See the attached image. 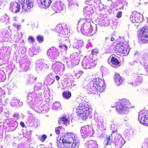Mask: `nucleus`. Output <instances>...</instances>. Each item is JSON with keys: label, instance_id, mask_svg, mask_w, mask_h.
Masks as SVG:
<instances>
[{"label": "nucleus", "instance_id": "f257e3e1", "mask_svg": "<svg viewBox=\"0 0 148 148\" xmlns=\"http://www.w3.org/2000/svg\"><path fill=\"white\" fill-rule=\"evenodd\" d=\"M77 141L75 135L71 132L67 133L63 136L62 143L58 144L60 148H76Z\"/></svg>", "mask_w": 148, "mask_h": 148}, {"label": "nucleus", "instance_id": "f03ea898", "mask_svg": "<svg viewBox=\"0 0 148 148\" xmlns=\"http://www.w3.org/2000/svg\"><path fill=\"white\" fill-rule=\"evenodd\" d=\"M106 86L104 80L98 78H94L90 83L87 92L89 94H95L97 92L103 91Z\"/></svg>", "mask_w": 148, "mask_h": 148}, {"label": "nucleus", "instance_id": "7ed1b4c3", "mask_svg": "<svg viewBox=\"0 0 148 148\" xmlns=\"http://www.w3.org/2000/svg\"><path fill=\"white\" fill-rule=\"evenodd\" d=\"M92 110V108L87 103H80L75 110L77 116L83 120H86L88 118Z\"/></svg>", "mask_w": 148, "mask_h": 148}, {"label": "nucleus", "instance_id": "20e7f679", "mask_svg": "<svg viewBox=\"0 0 148 148\" xmlns=\"http://www.w3.org/2000/svg\"><path fill=\"white\" fill-rule=\"evenodd\" d=\"M84 20H80L79 23L83 24L81 28V30L83 34L86 36H90L93 35L91 34L93 29L90 23L87 22H84Z\"/></svg>", "mask_w": 148, "mask_h": 148}, {"label": "nucleus", "instance_id": "39448f33", "mask_svg": "<svg viewBox=\"0 0 148 148\" xmlns=\"http://www.w3.org/2000/svg\"><path fill=\"white\" fill-rule=\"evenodd\" d=\"M134 106H131L130 103L128 101L123 99L121 101L120 103L116 106L117 110L120 113L125 112L127 111L128 109Z\"/></svg>", "mask_w": 148, "mask_h": 148}, {"label": "nucleus", "instance_id": "423d86ee", "mask_svg": "<svg viewBox=\"0 0 148 148\" xmlns=\"http://www.w3.org/2000/svg\"><path fill=\"white\" fill-rule=\"evenodd\" d=\"M138 38L144 43H148V26H144L138 31Z\"/></svg>", "mask_w": 148, "mask_h": 148}, {"label": "nucleus", "instance_id": "0eeeda50", "mask_svg": "<svg viewBox=\"0 0 148 148\" xmlns=\"http://www.w3.org/2000/svg\"><path fill=\"white\" fill-rule=\"evenodd\" d=\"M97 58L93 59L90 58L84 59L82 62V65L85 69H91L97 64Z\"/></svg>", "mask_w": 148, "mask_h": 148}, {"label": "nucleus", "instance_id": "6e6552de", "mask_svg": "<svg viewBox=\"0 0 148 148\" xmlns=\"http://www.w3.org/2000/svg\"><path fill=\"white\" fill-rule=\"evenodd\" d=\"M138 120L141 124L148 126V113H146L143 111H141L139 112Z\"/></svg>", "mask_w": 148, "mask_h": 148}, {"label": "nucleus", "instance_id": "1a4fd4ad", "mask_svg": "<svg viewBox=\"0 0 148 148\" xmlns=\"http://www.w3.org/2000/svg\"><path fill=\"white\" fill-rule=\"evenodd\" d=\"M114 136L113 142L115 145L116 148H121L125 143V140L119 134L115 133Z\"/></svg>", "mask_w": 148, "mask_h": 148}, {"label": "nucleus", "instance_id": "9d476101", "mask_svg": "<svg viewBox=\"0 0 148 148\" xmlns=\"http://www.w3.org/2000/svg\"><path fill=\"white\" fill-rule=\"evenodd\" d=\"M128 46L122 42L117 43L115 46L116 50L119 53H122L123 56L128 54V51L127 50Z\"/></svg>", "mask_w": 148, "mask_h": 148}, {"label": "nucleus", "instance_id": "9b49d317", "mask_svg": "<svg viewBox=\"0 0 148 148\" xmlns=\"http://www.w3.org/2000/svg\"><path fill=\"white\" fill-rule=\"evenodd\" d=\"M21 7L20 4L18 2L13 1L11 2L9 4V10L14 13L19 12L21 10Z\"/></svg>", "mask_w": 148, "mask_h": 148}, {"label": "nucleus", "instance_id": "f8f14e48", "mask_svg": "<svg viewBox=\"0 0 148 148\" xmlns=\"http://www.w3.org/2000/svg\"><path fill=\"white\" fill-rule=\"evenodd\" d=\"M22 8L28 11L32 8L34 6V0H21Z\"/></svg>", "mask_w": 148, "mask_h": 148}, {"label": "nucleus", "instance_id": "ddd939ff", "mask_svg": "<svg viewBox=\"0 0 148 148\" xmlns=\"http://www.w3.org/2000/svg\"><path fill=\"white\" fill-rule=\"evenodd\" d=\"M53 9L57 13L63 10L64 6L63 3L60 1H56L52 5Z\"/></svg>", "mask_w": 148, "mask_h": 148}, {"label": "nucleus", "instance_id": "4468645a", "mask_svg": "<svg viewBox=\"0 0 148 148\" xmlns=\"http://www.w3.org/2000/svg\"><path fill=\"white\" fill-rule=\"evenodd\" d=\"M53 0H38V3L42 7L47 8L49 7Z\"/></svg>", "mask_w": 148, "mask_h": 148}, {"label": "nucleus", "instance_id": "2eb2a0df", "mask_svg": "<svg viewBox=\"0 0 148 148\" xmlns=\"http://www.w3.org/2000/svg\"><path fill=\"white\" fill-rule=\"evenodd\" d=\"M71 62L72 64L74 65L78 64L79 62V58L78 55L73 54L71 55Z\"/></svg>", "mask_w": 148, "mask_h": 148}, {"label": "nucleus", "instance_id": "dca6fc26", "mask_svg": "<svg viewBox=\"0 0 148 148\" xmlns=\"http://www.w3.org/2000/svg\"><path fill=\"white\" fill-rule=\"evenodd\" d=\"M117 131L116 130L113 131L110 135L107 136L105 138V142H106V145H111V144L114 143L112 138V135L114 134L115 132H117Z\"/></svg>", "mask_w": 148, "mask_h": 148}, {"label": "nucleus", "instance_id": "f3484780", "mask_svg": "<svg viewBox=\"0 0 148 148\" xmlns=\"http://www.w3.org/2000/svg\"><path fill=\"white\" fill-rule=\"evenodd\" d=\"M114 79L116 84L117 85H120L122 83V80L120 75L117 73L114 76Z\"/></svg>", "mask_w": 148, "mask_h": 148}, {"label": "nucleus", "instance_id": "a211bd4d", "mask_svg": "<svg viewBox=\"0 0 148 148\" xmlns=\"http://www.w3.org/2000/svg\"><path fill=\"white\" fill-rule=\"evenodd\" d=\"M111 62L112 64L115 66H119L120 65V62L116 58L112 56L111 58Z\"/></svg>", "mask_w": 148, "mask_h": 148}, {"label": "nucleus", "instance_id": "6ab92c4d", "mask_svg": "<svg viewBox=\"0 0 148 148\" xmlns=\"http://www.w3.org/2000/svg\"><path fill=\"white\" fill-rule=\"evenodd\" d=\"M62 96L64 99H69L71 96V94L69 90L64 91L62 94Z\"/></svg>", "mask_w": 148, "mask_h": 148}, {"label": "nucleus", "instance_id": "aec40b11", "mask_svg": "<svg viewBox=\"0 0 148 148\" xmlns=\"http://www.w3.org/2000/svg\"><path fill=\"white\" fill-rule=\"evenodd\" d=\"M136 18V23H139L141 22L143 19V15L140 13H137L135 12V14Z\"/></svg>", "mask_w": 148, "mask_h": 148}, {"label": "nucleus", "instance_id": "412c9836", "mask_svg": "<svg viewBox=\"0 0 148 148\" xmlns=\"http://www.w3.org/2000/svg\"><path fill=\"white\" fill-rule=\"evenodd\" d=\"M62 121L63 122V123L67 125V124H69V121L67 118L66 116H63L58 121L59 124L60 125Z\"/></svg>", "mask_w": 148, "mask_h": 148}, {"label": "nucleus", "instance_id": "4be33fe9", "mask_svg": "<svg viewBox=\"0 0 148 148\" xmlns=\"http://www.w3.org/2000/svg\"><path fill=\"white\" fill-rule=\"evenodd\" d=\"M52 108L53 110H57L58 109H61L62 107L61 103L59 102L56 101L53 103Z\"/></svg>", "mask_w": 148, "mask_h": 148}, {"label": "nucleus", "instance_id": "5701e85b", "mask_svg": "<svg viewBox=\"0 0 148 148\" xmlns=\"http://www.w3.org/2000/svg\"><path fill=\"white\" fill-rule=\"evenodd\" d=\"M89 147L90 148H96V142L95 140H91L89 141Z\"/></svg>", "mask_w": 148, "mask_h": 148}, {"label": "nucleus", "instance_id": "b1692460", "mask_svg": "<svg viewBox=\"0 0 148 148\" xmlns=\"http://www.w3.org/2000/svg\"><path fill=\"white\" fill-rule=\"evenodd\" d=\"M36 39L39 43H42L44 40L43 36L40 35H38L36 36Z\"/></svg>", "mask_w": 148, "mask_h": 148}, {"label": "nucleus", "instance_id": "393cba45", "mask_svg": "<svg viewBox=\"0 0 148 148\" xmlns=\"http://www.w3.org/2000/svg\"><path fill=\"white\" fill-rule=\"evenodd\" d=\"M135 12H133L130 17V20L132 22V23H136V16L135 15Z\"/></svg>", "mask_w": 148, "mask_h": 148}, {"label": "nucleus", "instance_id": "a878e982", "mask_svg": "<svg viewBox=\"0 0 148 148\" xmlns=\"http://www.w3.org/2000/svg\"><path fill=\"white\" fill-rule=\"evenodd\" d=\"M46 81L47 83V84L48 85H50L54 83V80L53 78H51L50 77H48L46 79Z\"/></svg>", "mask_w": 148, "mask_h": 148}, {"label": "nucleus", "instance_id": "bb28decb", "mask_svg": "<svg viewBox=\"0 0 148 148\" xmlns=\"http://www.w3.org/2000/svg\"><path fill=\"white\" fill-rule=\"evenodd\" d=\"M81 132L82 134H88V130L87 128L85 127H82L81 129Z\"/></svg>", "mask_w": 148, "mask_h": 148}, {"label": "nucleus", "instance_id": "cd10ccee", "mask_svg": "<svg viewBox=\"0 0 148 148\" xmlns=\"http://www.w3.org/2000/svg\"><path fill=\"white\" fill-rule=\"evenodd\" d=\"M55 50L57 51V50L56 49L53 48H50L47 50V54L49 55H50V53H51L52 54H53L54 53H55L54 51Z\"/></svg>", "mask_w": 148, "mask_h": 148}, {"label": "nucleus", "instance_id": "c85d7f7f", "mask_svg": "<svg viewBox=\"0 0 148 148\" xmlns=\"http://www.w3.org/2000/svg\"><path fill=\"white\" fill-rule=\"evenodd\" d=\"M82 74L83 72L81 71H76L75 72V76L77 78H78L82 75Z\"/></svg>", "mask_w": 148, "mask_h": 148}, {"label": "nucleus", "instance_id": "c756f323", "mask_svg": "<svg viewBox=\"0 0 148 148\" xmlns=\"http://www.w3.org/2000/svg\"><path fill=\"white\" fill-rule=\"evenodd\" d=\"M68 1L70 5H76L77 6H78L77 2H76L74 0H68Z\"/></svg>", "mask_w": 148, "mask_h": 148}, {"label": "nucleus", "instance_id": "7c9ffc66", "mask_svg": "<svg viewBox=\"0 0 148 148\" xmlns=\"http://www.w3.org/2000/svg\"><path fill=\"white\" fill-rule=\"evenodd\" d=\"M62 128V127L61 126H59L55 128V131L56 134L59 135L60 133V129Z\"/></svg>", "mask_w": 148, "mask_h": 148}, {"label": "nucleus", "instance_id": "2f4dec72", "mask_svg": "<svg viewBox=\"0 0 148 148\" xmlns=\"http://www.w3.org/2000/svg\"><path fill=\"white\" fill-rule=\"evenodd\" d=\"M28 39L29 41H30L32 43H34L35 41V39L32 36H29L28 37Z\"/></svg>", "mask_w": 148, "mask_h": 148}, {"label": "nucleus", "instance_id": "473e14b6", "mask_svg": "<svg viewBox=\"0 0 148 148\" xmlns=\"http://www.w3.org/2000/svg\"><path fill=\"white\" fill-rule=\"evenodd\" d=\"M56 31L58 32H60L62 29V27L61 26H57L56 27Z\"/></svg>", "mask_w": 148, "mask_h": 148}, {"label": "nucleus", "instance_id": "72a5a7b5", "mask_svg": "<svg viewBox=\"0 0 148 148\" xmlns=\"http://www.w3.org/2000/svg\"><path fill=\"white\" fill-rule=\"evenodd\" d=\"M47 138V136L45 134H43L42 135L40 138V140L42 142H44Z\"/></svg>", "mask_w": 148, "mask_h": 148}, {"label": "nucleus", "instance_id": "f704fd0d", "mask_svg": "<svg viewBox=\"0 0 148 148\" xmlns=\"http://www.w3.org/2000/svg\"><path fill=\"white\" fill-rule=\"evenodd\" d=\"M61 66L58 64H55L54 69L57 70L59 71L61 69Z\"/></svg>", "mask_w": 148, "mask_h": 148}, {"label": "nucleus", "instance_id": "c9c22d12", "mask_svg": "<svg viewBox=\"0 0 148 148\" xmlns=\"http://www.w3.org/2000/svg\"><path fill=\"white\" fill-rule=\"evenodd\" d=\"M18 102V101L17 100H14L11 102V105L12 106H16Z\"/></svg>", "mask_w": 148, "mask_h": 148}, {"label": "nucleus", "instance_id": "e433bc0d", "mask_svg": "<svg viewBox=\"0 0 148 148\" xmlns=\"http://www.w3.org/2000/svg\"><path fill=\"white\" fill-rule=\"evenodd\" d=\"M91 53L92 55H96L98 53V51L95 49H92L91 51Z\"/></svg>", "mask_w": 148, "mask_h": 148}, {"label": "nucleus", "instance_id": "4c0bfd02", "mask_svg": "<svg viewBox=\"0 0 148 148\" xmlns=\"http://www.w3.org/2000/svg\"><path fill=\"white\" fill-rule=\"evenodd\" d=\"M122 12L121 11H119L116 14V17L118 18H120L121 16Z\"/></svg>", "mask_w": 148, "mask_h": 148}, {"label": "nucleus", "instance_id": "58836bf2", "mask_svg": "<svg viewBox=\"0 0 148 148\" xmlns=\"http://www.w3.org/2000/svg\"><path fill=\"white\" fill-rule=\"evenodd\" d=\"M4 75V72L1 69H0V78H1L2 76H3Z\"/></svg>", "mask_w": 148, "mask_h": 148}, {"label": "nucleus", "instance_id": "ea45409f", "mask_svg": "<svg viewBox=\"0 0 148 148\" xmlns=\"http://www.w3.org/2000/svg\"><path fill=\"white\" fill-rule=\"evenodd\" d=\"M20 125L23 127H24L25 126L24 123L22 121H21L20 122Z\"/></svg>", "mask_w": 148, "mask_h": 148}, {"label": "nucleus", "instance_id": "a19ab883", "mask_svg": "<svg viewBox=\"0 0 148 148\" xmlns=\"http://www.w3.org/2000/svg\"><path fill=\"white\" fill-rule=\"evenodd\" d=\"M56 79L57 81L59 80L60 79V77L57 75H56Z\"/></svg>", "mask_w": 148, "mask_h": 148}, {"label": "nucleus", "instance_id": "79ce46f5", "mask_svg": "<svg viewBox=\"0 0 148 148\" xmlns=\"http://www.w3.org/2000/svg\"><path fill=\"white\" fill-rule=\"evenodd\" d=\"M21 26L20 25H17V30H18L20 28Z\"/></svg>", "mask_w": 148, "mask_h": 148}, {"label": "nucleus", "instance_id": "37998d69", "mask_svg": "<svg viewBox=\"0 0 148 148\" xmlns=\"http://www.w3.org/2000/svg\"><path fill=\"white\" fill-rule=\"evenodd\" d=\"M63 47H65L66 48V49H65L66 51H67V50L68 49V47H67V46L66 45H64L63 46Z\"/></svg>", "mask_w": 148, "mask_h": 148}, {"label": "nucleus", "instance_id": "c03bdc74", "mask_svg": "<svg viewBox=\"0 0 148 148\" xmlns=\"http://www.w3.org/2000/svg\"><path fill=\"white\" fill-rule=\"evenodd\" d=\"M115 39L113 37H111L110 38V40L112 41H113Z\"/></svg>", "mask_w": 148, "mask_h": 148}, {"label": "nucleus", "instance_id": "a18cd8bd", "mask_svg": "<svg viewBox=\"0 0 148 148\" xmlns=\"http://www.w3.org/2000/svg\"><path fill=\"white\" fill-rule=\"evenodd\" d=\"M24 135H25V137H26V136L28 137V136H29L30 135V134H27V135H26V133H24Z\"/></svg>", "mask_w": 148, "mask_h": 148}, {"label": "nucleus", "instance_id": "49530a36", "mask_svg": "<svg viewBox=\"0 0 148 148\" xmlns=\"http://www.w3.org/2000/svg\"><path fill=\"white\" fill-rule=\"evenodd\" d=\"M14 20L15 21H17V17L16 16H15L14 17Z\"/></svg>", "mask_w": 148, "mask_h": 148}, {"label": "nucleus", "instance_id": "de8ad7c7", "mask_svg": "<svg viewBox=\"0 0 148 148\" xmlns=\"http://www.w3.org/2000/svg\"><path fill=\"white\" fill-rule=\"evenodd\" d=\"M59 47L60 48H62V47H63V46L62 45H59Z\"/></svg>", "mask_w": 148, "mask_h": 148}, {"label": "nucleus", "instance_id": "09e8293b", "mask_svg": "<svg viewBox=\"0 0 148 148\" xmlns=\"http://www.w3.org/2000/svg\"><path fill=\"white\" fill-rule=\"evenodd\" d=\"M1 50V49L0 48V50ZM1 55V53L0 52V56ZM1 58V57H0V59Z\"/></svg>", "mask_w": 148, "mask_h": 148}, {"label": "nucleus", "instance_id": "8fccbe9b", "mask_svg": "<svg viewBox=\"0 0 148 148\" xmlns=\"http://www.w3.org/2000/svg\"><path fill=\"white\" fill-rule=\"evenodd\" d=\"M110 0H108V1H110Z\"/></svg>", "mask_w": 148, "mask_h": 148}, {"label": "nucleus", "instance_id": "3c124183", "mask_svg": "<svg viewBox=\"0 0 148 148\" xmlns=\"http://www.w3.org/2000/svg\"><path fill=\"white\" fill-rule=\"evenodd\" d=\"M32 132V131H31V132H30V133H31Z\"/></svg>", "mask_w": 148, "mask_h": 148}]
</instances>
